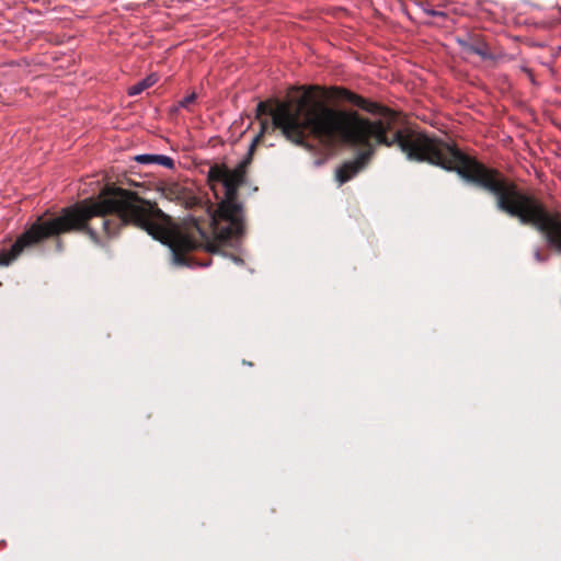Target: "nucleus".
<instances>
[{
  "label": "nucleus",
  "instance_id": "obj_1",
  "mask_svg": "<svg viewBox=\"0 0 561 561\" xmlns=\"http://www.w3.org/2000/svg\"><path fill=\"white\" fill-rule=\"evenodd\" d=\"M334 91L336 98L378 117L369 119L355 111L337 110L325 103L308 105L304 99L296 113L282 106L275 119L283 126L286 138L296 145L305 144L308 131L324 145L344 142L365 149L335 170L339 185L351 181L365 168L377 146L398 147L410 161L456 171L466 181L491 192L500 210L518 218L523 225L534 226L551 247L561 252V215L550 214L538 198L520 192L499 171L485 167L456 146L424 131L399 126L398 113L347 89L335 88Z\"/></svg>",
  "mask_w": 561,
  "mask_h": 561
},
{
  "label": "nucleus",
  "instance_id": "obj_2",
  "mask_svg": "<svg viewBox=\"0 0 561 561\" xmlns=\"http://www.w3.org/2000/svg\"><path fill=\"white\" fill-rule=\"evenodd\" d=\"M165 220V215L159 208L137 193L106 186L96 198H87L66 207L57 217H38L10 249L0 248V265H9L27 247L73 230H84L94 242L100 243L102 237H115L123 227L131 225L164 242L170 237Z\"/></svg>",
  "mask_w": 561,
  "mask_h": 561
},
{
  "label": "nucleus",
  "instance_id": "obj_3",
  "mask_svg": "<svg viewBox=\"0 0 561 561\" xmlns=\"http://www.w3.org/2000/svg\"><path fill=\"white\" fill-rule=\"evenodd\" d=\"M260 139L256 136L244 158L233 169L226 164H214L207 174L208 184L219 201L218 207L209 215V227L211 233L219 241L237 239L244 231V213L242 205L237 201L238 190L243 184L247 168L251 161L252 151Z\"/></svg>",
  "mask_w": 561,
  "mask_h": 561
},
{
  "label": "nucleus",
  "instance_id": "obj_4",
  "mask_svg": "<svg viewBox=\"0 0 561 561\" xmlns=\"http://www.w3.org/2000/svg\"><path fill=\"white\" fill-rule=\"evenodd\" d=\"M172 249L176 263L184 264V257L180 252L205 249L213 253L216 252L217 245L210 240L208 231L193 219L183 231L174 236Z\"/></svg>",
  "mask_w": 561,
  "mask_h": 561
},
{
  "label": "nucleus",
  "instance_id": "obj_5",
  "mask_svg": "<svg viewBox=\"0 0 561 561\" xmlns=\"http://www.w3.org/2000/svg\"><path fill=\"white\" fill-rule=\"evenodd\" d=\"M306 99V103L308 105L310 104H314V103H323L322 101L320 100H314L312 98V95L309 93V92H306L304 93L300 98H298L295 103H286V102H283V103H277L275 107H271L270 105H267L266 103L264 102H260L256 106V111H257V115H262V114H268L271 115L272 117V123H273V126L275 128H279L283 133V135L286 137V134L284 131V128L280 124H277L276 122V114L278 112V110L282 107V106H286L288 108L289 112H293V113H296V111L298 110V106L300 105V102Z\"/></svg>",
  "mask_w": 561,
  "mask_h": 561
},
{
  "label": "nucleus",
  "instance_id": "obj_6",
  "mask_svg": "<svg viewBox=\"0 0 561 561\" xmlns=\"http://www.w3.org/2000/svg\"><path fill=\"white\" fill-rule=\"evenodd\" d=\"M457 43L461 48V53L467 56L478 55L485 60L494 59V55L491 53L489 45L478 34L468 35L465 38H457Z\"/></svg>",
  "mask_w": 561,
  "mask_h": 561
},
{
  "label": "nucleus",
  "instance_id": "obj_7",
  "mask_svg": "<svg viewBox=\"0 0 561 561\" xmlns=\"http://www.w3.org/2000/svg\"><path fill=\"white\" fill-rule=\"evenodd\" d=\"M135 160L141 164H158L168 169L174 168L173 159L164 154H138L135 157Z\"/></svg>",
  "mask_w": 561,
  "mask_h": 561
},
{
  "label": "nucleus",
  "instance_id": "obj_8",
  "mask_svg": "<svg viewBox=\"0 0 561 561\" xmlns=\"http://www.w3.org/2000/svg\"><path fill=\"white\" fill-rule=\"evenodd\" d=\"M158 81V77L154 73L147 76L145 79L135 83L134 85L128 88V95L135 96L140 94L146 89L152 87Z\"/></svg>",
  "mask_w": 561,
  "mask_h": 561
},
{
  "label": "nucleus",
  "instance_id": "obj_9",
  "mask_svg": "<svg viewBox=\"0 0 561 561\" xmlns=\"http://www.w3.org/2000/svg\"><path fill=\"white\" fill-rule=\"evenodd\" d=\"M196 100L197 94L195 92L190 93L188 95L179 101L178 105L173 108V112H176L179 108L192 111V105L195 104Z\"/></svg>",
  "mask_w": 561,
  "mask_h": 561
},
{
  "label": "nucleus",
  "instance_id": "obj_10",
  "mask_svg": "<svg viewBox=\"0 0 561 561\" xmlns=\"http://www.w3.org/2000/svg\"><path fill=\"white\" fill-rule=\"evenodd\" d=\"M422 10L425 14H427L430 16H438V18L447 16L446 12L440 11V10H435L432 7H430L428 4H422Z\"/></svg>",
  "mask_w": 561,
  "mask_h": 561
},
{
  "label": "nucleus",
  "instance_id": "obj_11",
  "mask_svg": "<svg viewBox=\"0 0 561 561\" xmlns=\"http://www.w3.org/2000/svg\"><path fill=\"white\" fill-rule=\"evenodd\" d=\"M534 257L537 262H546L548 260V256H542L538 249L535 250Z\"/></svg>",
  "mask_w": 561,
  "mask_h": 561
},
{
  "label": "nucleus",
  "instance_id": "obj_12",
  "mask_svg": "<svg viewBox=\"0 0 561 561\" xmlns=\"http://www.w3.org/2000/svg\"><path fill=\"white\" fill-rule=\"evenodd\" d=\"M233 261H234L236 263H242V260H241V259H238V257H233Z\"/></svg>",
  "mask_w": 561,
  "mask_h": 561
}]
</instances>
